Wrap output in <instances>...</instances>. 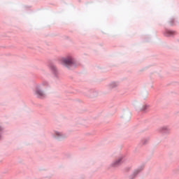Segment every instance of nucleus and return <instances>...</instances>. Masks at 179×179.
Wrapping results in <instances>:
<instances>
[{
    "label": "nucleus",
    "mask_w": 179,
    "mask_h": 179,
    "mask_svg": "<svg viewBox=\"0 0 179 179\" xmlns=\"http://www.w3.org/2000/svg\"><path fill=\"white\" fill-rule=\"evenodd\" d=\"M36 94L37 97H39V99H43V97H44V96H45L44 92H43L40 90H37L36 91Z\"/></svg>",
    "instance_id": "7ed1b4c3"
},
{
    "label": "nucleus",
    "mask_w": 179,
    "mask_h": 179,
    "mask_svg": "<svg viewBox=\"0 0 179 179\" xmlns=\"http://www.w3.org/2000/svg\"><path fill=\"white\" fill-rule=\"evenodd\" d=\"M134 173H136V174H138V171H136Z\"/></svg>",
    "instance_id": "0eeeda50"
},
{
    "label": "nucleus",
    "mask_w": 179,
    "mask_h": 179,
    "mask_svg": "<svg viewBox=\"0 0 179 179\" xmlns=\"http://www.w3.org/2000/svg\"><path fill=\"white\" fill-rule=\"evenodd\" d=\"M122 163V157L119 158L117 160L115 161L113 164L112 166L113 167H117V166H120Z\"/></svg>",
    "instance_id": "f03ea898"
},
{
    "label": "nucleus",
    "mask_w": 179,
    "mask_h": 179,
    "mask_svg": "<svg viewBox=\"0 0 179 179\" xmlns=\"http://www.w3.org/2000/svg\"><path fill=\"white\" fill-rule=\"evenodd\" d=\"M63 64L66 65V66H69V65H72L73 64V59H71V57H68L63 59Z\"/></svg>",
    "instance_id": "f257e3e1"
},
{
    "label": "nucleus",
    "mask_w": 179,
    "mask_h": 179,
    "mask_svg": "<svg viewBox=\"0 0 179 179\" xmlns=\"http://www.w3.org/2000/svg\"><path fill=\"white\" fill-rule=\"evenodd\" d=\"M1 127H0V131H1Z\"/></svg>",
    "instance_id": "6e6552de"
},
{
    "label": "nucleus",
    "mask_w": 179,
    "mask_h": 179,
    "mask_svg": "<svg viewBox=\"0 0 179 179\" xmlns=\"http://www.w3.org/2000/svg\"><path fill=\"white\" fill-rule=\"evenodd\" d=\"M176 32L173 31H167L166 33H165V36L166 37H170V36H173V34H175Z\"/></svg>",
    "instance_id": "20e7f679"
},
{
    "label": "nucleus",
    "mask_w": 179,
    "mask_h": 179,
    "mask_svg": "<svg viewBox=\"0 0 179 179\" xmlns=\"http://www.w3.org/2000/svg\"><path fill=\"white\" fill-rule=\"evenodd\" d=\"M148 108H149V105H145V106H143L141 110L143 111H145V110H148Z\"/></svg>",
    "instance_id": "39448f33"
},
{
    "label": "nucleus",
    "mask_w": 179,
    "mask_h": 179,
    "mask_svg": "<svg viewBox=\"0 0 179 179\" xmlns=\"http://www.w3.org/2000/svg\"><path fill=\"white\" fill-rule=\"evenodd\" d=\"M56 134L57 135V136H59V133H56Z\"/></svg>",
    "instance_id": "423d86ee"
}]
</instances>
